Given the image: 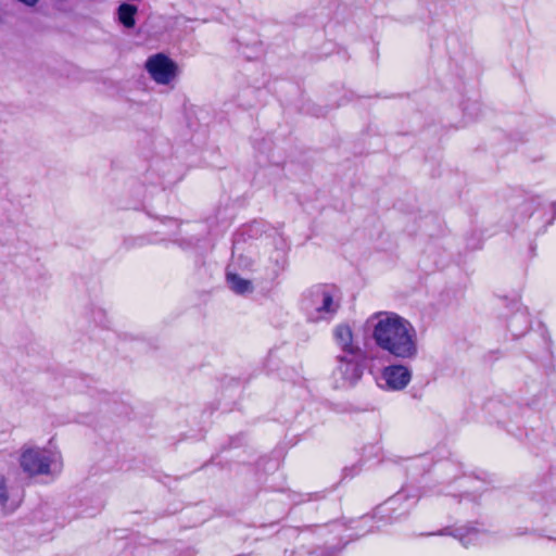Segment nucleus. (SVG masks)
Returning <instances> with one entry per match:
<instances>
[{"mask_svg":"<svg viewBox=\"0 0 556 556\" xmlns=\"http://www.w3.org/2000/svg\"><path fill=\"white\" fill-rule=\"evenodd\" d=\"M371 323L372 339L382 351L400 359L417 356V332L409 320L395 313L380 312Z\"/></svg>","mask_w":556,"mask_h":556,"instance_id":"obj_1","label":"nucleus"},{"mask_svg":"<svg viewBox=\"0 0 556 556\" xmlns=\"http://www.w3.org/2000/svg\"><path fill=\"white\" fill-rule=\"evenodd\" d=\"M18 465L29 478L46 476L53 479L63 470V458L56 450L25 444L20 450Z\"/></svg>","mask_w":556,"mask_h":556,"instance_id":"obj_2","label":"nucleus"},{"mask_svg":"<svg viewBox=\"0 0 556 556\" xmlns=\"http://www.w3.org/2000/svg\"><path fill=\"white\" fill-rule=\"evenodd\" d=\"M144 68L156 85L170 88L174 87L180 74L178 64L164 53L150 55L146 61Z\"/></svg>","mask_w":556,"mask_h":556,"instance_id":"obj_3","label":"nucleus"},{"mask_svg":"<svg viewBox=\"0 0 556 556\" xmlns=\"http://www.w3.org/2000/svg\"><path fill=\"white\" fill-rule=\"evenodd\" d=\"M340 306L336 287L319 285L308 291L307 307L315 309L319 318L333 316Z\"/></svg>","mask_w":556,"mask_h":556,"instance_id":"obj_4","label":"nucleus"},{"mask_svg":"<svg viewBox=\"0 0 556 556\" xmlns=\"http://www.w3.org/2000/svg\"><path fill=\"white\" fill-rule=\"evenodd\" d=\"M362 353L358 355L338 356V366L333 371V378L338 388L354 386L362 377Z\"/></svg>","mask_w":556,"mask_h":556,"instance_id":"obj_5","label":"nucleus"},{"mask_svg":"<svg viewBox=\"0 0 556 556\" xmlns=\"http://www.w3.org/2000/svg\"><path fill=\"white\" fill-rule=\"evenodd\" d=\"M382 379L388 389L402 390L409 383L412 372L404 365H391L383 369Z\"/></svg>","mask_w":556,"mask_h":556,"instance_id":"obj_6","label":"nucleus"},{"mask_svg":"<svg viewBox=\"0 0 556 556\" xmlns=\"http://www.w3.org/2000/svg\"><path fill=\"white\" fill-rule=\"evenodd\" d=\"M334 339L339 348L345 355H358L361 348L354 343L352 329L348 325H339L334 328Z\"/></svg>","mask_w":556,"mask_h":556,"instance_id":"obj_7","label":"nucleus"},{"mask_svg":"<svg viewBox=\"0 0 556 556\" xmlns=\"http://www.w3.org/2000/svg\"><path fill=\"white\" fill-rule=\"evenodd\" d=\"M13 486L10 477L0 473V507L4 511H12L16 504L12 501Z\"/></svg>","mask_w":556,"mask_h":556,"instance_id":"obj_8","label":"nucleus"},{"mask_svg":"<svg viewBox=\"0 0 556 556\" xmlns=\"http://www.w3.org/2000/svg\"><path fill=\"white\" fill-rule=\"evenodd\" d=\"M138 8L130 3H122L117 10V18L121 24L127 28L135 26V15L137 14Z\"/></svg>","mask_w":556,"mask_h":556,"instance_id":"obj_9","label":"nucleus"},{"mask_svg":"<svg viewBox=\"0 0 556 556\" xmlns=\"http://www.w3.org/2000/svg\"><path fill=\"white\" fill-rule=\"evenodd\" d=\"M227 281L232 291L238 294H244L248 292H252L253 287L250 280L243 279L237 274H227Z\"/></svg>","mask_w":556,"mask_h":556,"instance_id":"obj_10","label":"nucleus"},{"mask_svg":"<svg viewBox=\"0 0 556 556\" xmlns=\"http://www.w3.org/2000/svg\"><path fill=\"white\" fill-rule=\"evenodd\" d=\"M457 532L456 536L465 546L476 543L479 539V533L475 529L469 530L467 533H463L460 530H457Z\"/></svg>","mask_w":556,"mask_h":556,"instance_id":"obj_11","label":"nucleus"},{"mask_svg":"<svg viewBox=\"0 0 556 556\" xmlns=\"http://www.w3.org/2000/svg\"><path fill=\"white\" fill-rule=\"evenodd\" d=\"M18 1L24 3V4H26V5H28V7H33V5H35L38 2V0H18Z\"/></svg>","mask_w":556,"mask_h":556,"instance_id":"obj_12","label":"nucleus"},{"mask_svg":"<svg viewBox=\"0 0 556 556\" xmlns=\"http://www.w3.org/2000/svg\"><path fill=\"white\" fill-rule=\"evenodd\" d=\"M4 12L0 9V23H2L4 21Z\"/></svg>","mask_w":556,"mask_h":556,"instance_id":"obj_13","label":"nucleus"}]
</instances>
